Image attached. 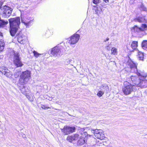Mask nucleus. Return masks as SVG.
<instances>
[{
    "mask_svg": "<svg viewBox=\"0 0 147 147\" xmlns=\"http://www.w3.org/2000/svg\"><path fill=\"white\" fill-rule=\"evenodd\" d=\"M34 21V19H32L30 17H26L25 19L21 18L22 23H23L27 28H29Z\"/></svg>",
    "mask_w": 147,
    "mask_h": 147,
    "instance_id": "obj_10",
    "label": "nucleus"
},
{
    "mask_svg": "<svg viewBox=\"0 0 147 147\" xmlns=\"http://www.w3.org/2000/svg\"><path fill=\"white\" fill-rule=\"evenodd\" d=\"M101 9H97L95 10V13L96 14L99 15L101 13Z\"/></svg>",
    "mask_w": 147,
    "mask_h": 147,
    "instance_id": "obj_30",
    "label": "nucleus"
},
{
    "mask_svg": "<svg viewBox=\"0 0 147 147\" xmlns=\"http://www.w3.org/2000/svg\"><path fill=\"white\" fill-rule=\"evenodd\" d=\"M2 8V17L5 18H8L11 14L12 9L6 5L4 6Z\"/></svg>",
    "mask_w": 147,
    "mask_h": 147,
    "instance_id": "obj_7",
    "label": "nucleus"
},
{
    "mask_svg": "<svg viewBox=\"0 0 147 147\" xmlns=\"http://www.w3.org/2000/svg\"><path fill=\"white\" fill-rule=\"evenodd\" d=\"M134 20L135 22H138L140 23L146 22V20L144 18L140 17L136 18L134 19Z\"/></svg>",
    "mask_w": 147,
    "mask_h": 147,
    "instance_id": "obj_17",
    "label": "nucleus"
},
{
    "mask_svg": "<svg viewBox=\"0 0 147 147\" xmlns=\"http://www.w3.org/2000/svg\"><path fill=\"white\" fill-rule=\"evenodd\" d=\"M2 4V2L0 1V8H1V5Z\"/></svg>",
    "mask_w": 147,
    "mask_h": 147,
    "instance_id": "obj_36",
    "label": "nucleus"
},
{
    "mask_svg": "<svg viewBox=\"0 0 147 147\" xmlns=\"http://www.w3.org/2000/svg\"><path fill=\"white\" fill-rule=\"evenodd\" d=\"M104 91L100 90L98 92L97 95L99 97H101L104 94Z\"/></svg>",
    "mask_w": 147,
    "mask_h": 147,
    "instance_id": "obj_26",
    "label": "nucleus"
},
{
    "mask_svg": "<svg viewBox=\"0 0 147 147\" xmlns=\"http://www.w3.org/2000/svg\"><path fill=\"white\" fill-rule=\"evenodd\" d=\"M18 42L24 44L27 40L26 37L21 32H19L17 35Z\"/></svg>",
    "mask_w": 147,
    "mask_h": 147,
    "instance_id": "obj_13",
    "label": "nucleus"
},
{
    "mask_svg": "<svg viewBox=\"0 0 147 147\" xmlns=\"http://www.w3.org/2000/svg\"><path fill=\"white\" fill-rule=\"evenodd\" d=\"M73 59H67L65 61V63H66L67 64H69L70 63H71L72 61H73Z\"/></svg>",
    "mask_w": 147,
    "mask_h": 147,
    "instance_id": "obj_28",
    "label": "nucleus"
},
{
    "mask_svg": "<svg viewBox=\"0 0 147 147\" xmlns=\"http://www.w3.org/2000/svg\"><path fill=\"white\" fill-rule=\"evenodd\" d=\"M26 96L28 100L30 101H32L33 100V98L31 96H30L29 95H27Z\"/></svg>",
    "mask_w": 147,
    "mask_h": 147,
    "instance_id": "obj_32",
    "label": "nucleus"
},
{
    "mask_svg": "<svg viewBox=\"0 0 147 147\" xmlns=\"http://www.w3.org/2000/svg\"><path fill=\"white\" fill-rule=\"evenodd\" d=\"M111 53L112 54L115 55L117 54V49L115 47L112 48L111 49Z\"/></svg>",
    "mask_w": 147,
    "mask_h": 147,
    "instance_id": "obj_25",
    "label": "nucleus"
},
{
    "mask_svg": "<svg viewBox=\"0 0 147 147\" xmlns=\"http://www.w3.org/2000/svg\"><path fill=\"white\" fill-rule=\"evenodd\" d=\"M14 56L13 57V63L16 67H21L23 65L21 60V58L20 57L19 53L17 52L14 53Z\"/></svg>",
    "mask_w": 147,
    "mask_h": 147,
    "instance_id": "obj_5",
    "label": "nucleus"
},
{
    "mask_svg": "<svg viewBox=\"0 0 147 147\" xmlns=\"http://www.w3.org/2000/svg\"><path fill=\"white\" fill-rule=\"evenodd\" d=\"M22 92L26 96L30 93L29 90L27 87H24L21 90Z\"/></svg>",
    "mask_w": 147,
    "mask_h": 147,
    "instance_id": "obj_19",
    "label": "nucleus"
},
{
    "mask_svg": "<svg viewBox=\"0 0 147 147\" xmlns=\"http://www.w3.org/2000/svg\"><path fill=\"white\" fill-rule=\"evenodd\" d=\"M100 89L104 91V92L107 93L109 91V88L108 86L106 84L102 85L100 87Z\"/></svg>",
    "mask_w": 147,
    "mask_h": 147,
    "instance_id": "obj_16",
    "label": "nucleus"
},
{
    "mask_svg": "<svg viewBox=\"0 0 147 147\" xmlns=\"http://www.w3.org/2000/svg\"><path fill=\"white\" fill-rule=\"evenodd\" d=\"M10 33L11 35L12 36H15L17 31L18 29V28H15L14 27H10Z\"/></svg>",
    "mask_w": 147,
    "mask_h": 147,
    "instance_id": "obj_18",
    "label": "nucleus"
},
{
    "mask_svg": "<svg viewBox=\"0 0 147 147\" xmlns=\"http://www.w3.org/2000/svg\"><path fill=\"white\" fill-rule=\"evenodd\" d=\"M147 30V26L146 24H142L140 27H138L137 26H135L131 29L132 32L140 33L142 32H145Z\"/></svg>",
    "mask_w": 147,
    "mask_h": 147,
    "instance_id": "obj_8",
    "label": "nucleus"
},
{
    "mask_svg": "<svg viewBox=\"0 0 147 147\" xmlns=\"http://www.w3.org/2000/svg\"><path fill=\"white\" fill-rule=\"evenodd\" d=\"M30 72L27 70L22 72L20 75L19 83L21 85H23L27 83L30 77Z\"/></svg>",
    "mask_w": 147,
    "mask_h": 147,
    "instance_id": "obj_3",
    "label": "nucleus"
},
{
    "mask_svg": "<svg viewBox=\"0 0 147 147\" xmlns=\"http://www.w3.org/2000/svg\"><path fill=\"white\" fill-rule=\"evenodd\" d=\"M92 131L94 133L95 136L98 139L103 140L105 138L103 132L101 129H93Z\"/></svg>",
    "mask_w": 147,
    "mask_h": 147,
    "instance_id": "obj_9",
    "label": "nucleus"
},
{
    "mask_svg": "<svg viewBox=\"0 0 147 147\" xmlns=\"http://www.w3.org/2000/svg\"><path fill=\"white\" fill-rule=\"evenodd\" d=\"M61 131L63 133L64 135H67L74 132L76 129L75 127H69L65 126L62 129H61Z\"/></svg>",
    "mask_w": 147,
    "mask_h": 147,
    "instance_id": "obj_11",
    "label": "nucleus"
},
{
    "mask_svg": "<svg viewBox=\"0 0 147 147\" xmlns=\"http://www.w3.org/2000/svg\"><path fill=\"white\" fill-rule=\"evenodd\" d=\"M80 137L78 134H74L71 136H69L67 138V140L69 142H71L73 141L77 140Z\"/></svg>",
    "mask_w": 147,
    "mask_h": 147,
    "instance_id": "obj_15",
    "label": "nucleus"
},
{
    "mask_svg": "<svg viewBox=\"0 0 147 147\" xmlns=\"http://www.w3.org/2000/svg\"><path fill=\"white\" fill-rule=\"evenodd\" d=\"M140 9L141 10L144 11H146L147 10L146 8L143 5H142L141 6Z\"/></svg>",
    "mask_w": 147,
    "mask_h": 147,
    "instance_id": "obj_31",
    "label": "nucleus"
},
{
    "mask_svg": "<svg viewBox=\"0 0 147 147\" xmlns=\"http://www.w3.org/2000/svg\"><path fill=\"white\" fill-rule=\"evenodd\" d=\"M0 72L2 74H4L6 77L11 80H15L18 78L20 74V72L17 71L13 75L12 72L7 68L4 66L0 67Z\"/></svg>",
    "mask_w": 147,
    "mask_h": 147,
    "instance_id": "obj_2",
    "label": "nucleus"
},
{
    "mask_svg": "<svg viewBox=\"0 0 147 147\" xmlns=\"http://www.w3.org/2000/svg\"><path fill=\"white\" fill-rule=\"evenodd\" d=\"M127 65L130 67L131 73H136L138 77L135 76H132L130 77L132 82L135 85L141 86L142 88L147 87V76L138 72L137 65L131 61H128Z\"/></svg>",
    "mask_w": 147,
    "mask_h": 147,
    "instance_id": "obj_1",
    "label": "nucleus"
},
{
    "mask_svg": "<svg viewBox=\"0 0 147 147\" xmlns=\"http://www.w3.org/2000/svg\"><path fill=\"white\" fill-rule=\"evenodd\" d=\"M80 37V36L79 34H74L71 37L68 43L71 45L75 44L78 42Z\"/></svg>",
    "mask_w": 147,
    "mask_h": 147,
    "instance_id": "obj_12",
    "label": "nucleus"
},
{
    "mask_svg": "<svg viewBox=\"0 0 147 147\" xmlns=\"http://www.w3.org/2000/svg\"><path fill=\"white\" fill-rule=\"evenodd\" d=\"M8 24V21L7 20H0V27H4Z\"/></svg>",
    "mask_w": 147,
    "mask_h": 147,
    "instance_id": "obj_21",
    "label": "nucleus"
},
{
    "mask_svg": "<svg viewBox=\"0 0 147 147\" xmlns=\"http://www.w3.org/2000/svg\"><path fill=\"white\" fill-rule=\"evenodd\" d=\"M4 43H2L0 42V52L2 51L4 49Z\"/></svg>",
    "mask_w": 147,
    "mask_h": 147,
    "instance_id": "obj_27",
    "label": "nucleus"
},
{
    "mask_svg": "<svg viewBox=\"0 0 147 147\" xmlns=\"http://www.w3.org/2000/svg\"><path fill=\"white\" fill-rule=\"evenodd\" d=\"M41 108L43 109H47L51 108L49 107H47L46 106L43 105H42Z\"/></svg>",
    "mask_w": 147,
    "mask_h": 147,
    "instance_id": "obj_34",
    "label": "nucleus"
},
{
    "mask_svg": "<svg viewBox=\"0 0 147 147\" xmlns=\"http://www.w3.org/2000/svg\"><path fill=\"white\" fill-rule=\"evenodd\" d=\"M0 36H2V33L0 32Z\"/></svg>",
    "mask_w": 147,
    "mask_h": 147,
    "instance_id": "obj_38",
    "label": "nucleus"
},
{
    "mask_svg": "<svg viewBox=\"0 0 147 147\" xmlns=\"http://www.w3.org/2000/svg\"><path fill=\"white\" fill-rule=\"evenodd\" d=\"M135 1V0H130L129 3L131 4H132L134 3Z\"/></svg>",
    "mask_w": 147,
    "mask_h": 147,
    "instance_id": "obj_35",
    "label": "nucleus"
},
{
    "mask_svg": "<svg viewBox=\"0 0 147 147\" xmlns=\"http://www.w3.org/2000/svg\"><path fill=\"white\" fill-rule=\"evenodd\" d=\"M142 45L144 49L147 50V40H144L142 43Z\"/></svg>",
    "mask_w": 147,
    "mask_h": 147,
    "instance_id": "obj_24",
    "label": "nucleus"
},
{
    "mask_svg": "<svg viewBox=\"0 0 147 147\" xmlns=\"http://www.w3.org/2000/svg\"><path fill=\"white\" fill-rule=\"evenodd\" d=\"M33 53H34V56L36 57H38L40 55V54H39L37 53L36 51H33Z\"/></svg>",
    "mask_w": 147,
    "mask_h": 147,
    "instance_id": "obj_29",
    "label": "nucleus"
},
{
    "mask_svg": "<svg viewBox=\"0 0 147 147\" xmlns=\"http://www.w3.org/2000/svg\"><path fill=\"white\" fill-rule=\"evenodd\" d=\"M133 85L129 82L125 81L124 83V86L122 89L123 92L126 95H128L133 91Z\"/></svg>",
    "mask_w": 147,
    "mask_h": 147,
    "instance_id": "obj_4",
    "label": "nucleus"
},
{
    "mask_svg": "<svg viewBox=\"0 0 147 147\" xmlns=\"http://www.w3.org/2000/svg\"><path fill=\"white\" fill-rule=\"evenodd\" d=\"M51 53L53 56L58 57L61 54V51L58 47H55L52 49Z\"/></svg>",
    "mask_w": 147,
    "mask_h": 147,
    "instance_id": "obj_14",
    "label": "nucleus"
},
{
    "mask_svg": "<svg viewBox=\"0 0 147 147\" xmlns=\"http://www.w3.org/2000/svg\"><path fill=\"white\" fill-rule=\"evenodd\" d=\"M93 3L94 4H98L99 3V0H93Z\"/></svg>",
    "mask_w": 147,
    "mask_h": 147,
    "instance_id": "obj_33",
    "label": "nucleus"
},
{
    "mask_svg": "<svg viewBox=\"0 0 147 147\" xmlns=\"http://www.w3.org/2000/svg\"><path fill=\"white\" fill-rule=\"evenodd\" d=\"M80 138L77 142V144L78 145L81 146L84 144L85 142V140L84 138H81L80 136Z\"/></svg>",
    "mask_w": 147,
    "mask_h": 147,
    "instance_id": "obj_20",
    "label": "nucleus"
},
{
    "mask_svg": "<svg viewBox=\"0 0 147 147\" xmlns=\"http://www.w3.org/2000/svg\"><path fill=\"white\" fill-rule=\"evenodd\" d=\"M109 40V38H107V40Z\"/></svg>",
    "mask_w": 147,
    "mask_h": 147,
    "instance_id": "obj_39",
    "label": "nucleus"
},
{
    "mask_svg": "<svg viewBox=\"0 0 147 147\" xmlns=\"http://www.w3.org/2000/svg\"><path fill=\"white\" fill-rule=\"evenodd\" d=\"M131 46L133 49H136L138 46V42L136 41H133L132 42Z\"/></svg>",
    "mask_w": 147,
    "mask_h": 147,
    "instance_id": "obj_23",
    "label": "nucleus"
},
{
    "mask_svg": "<svg viewBox=\"0 0 147 147\" xmlns=\"http://www.w3.org/2000/svg\"><path fill=\"white\" fill-rule=\"evenodd\" d=\"M138 57L140 60L143 61L144 58V55L143 53L139 51H138Z\"/></svg>",
    "mask_w": 147,
    "mask_h": 147,
    "instance_id": "obj_22",
    "label": "nucleus"
},
{
    "mask_svg": "<svg viewBox=\"0 0 147 147\" xmlns=\"http://www.w3.org/2000/svg\"><path fill=\"white\" fill-rule=\"evenodd\" d=\"M10 27L19 28V26L20 23V19L19 17L11 18L9 20Z\"/></svg>",
    "mask_w": 147,
    "mask_h": 147,
    "instance_id": "obj_6",
    "label": "nucleus"
},
{
    "mask_svg": "<svg viewBox=\"0 0 147 147\" xmlns=\"http://www.w3.org/2000/svg\"><path fill=\"white\" fill-rule=\"evenodd\" d=\"M104 0L106 3H107L109 2L108 0Z\"/></svg>",
    "mask_w": 147,
    "mask_h": 147,
    "instance_id": "obj_37",
    "label": "nucleus"
}]
</instances>
